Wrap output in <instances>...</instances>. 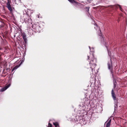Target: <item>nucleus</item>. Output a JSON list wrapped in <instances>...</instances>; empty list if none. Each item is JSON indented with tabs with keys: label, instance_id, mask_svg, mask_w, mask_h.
I'll list each match as a JSON object with an SVG mask.
<instances>
[{
	"label": "nucleus",
	"instance_id": "obj_1",
	"mask_svg": "<svg viewBox=\"0 0 127 127\" xmlns=\"http://www.w3.org/2000/svg\"><path fill=\"white\" fill-rule=\"evenodd\" d=\"M88 60H90L89 64L87 65L86 67V68L87 69H91L92 71V74L96 73L95 70H97L96 69V63L97 62L96 59L95 57L93 52L89 53L88 55Z\"/></svg>",
	"mask_w": 127,
	"mask_h": 127
},
{
	"label": "nucleus",
	"instance_id": "obj_2",
	"mask_svg": "<svg viewBox=\"0 0 127 127\" xmlns=\"http://www.w3.org/2000/svg\"><path fill=\"white\" fill-rule=\"evenodd\" d=\"M32 30L35 32H40L41 29L39 23L37 22L32 25Z\"/></svg>",
	"mask_w": 127,
	"mask_h": 127
},
{
	"label": "nucleus",
	"instance_id": "obj_3",
	"mask_svg": "<svg viewBox=\"0 0 127 127\" xmlns=\"http://www.w3.org/2000/svg\"><path fill=\"white\" fill-rule=\"evenodd\" d=\"M107 65L108 66V68L110 70L111 73L112 74V75L113 77V72H112V63L111 60L110 59V62H108L107 63Z\"/></svg>",
	"mask_w": 127,
	"mask_h": 127
},
{
	"label": "nucleus",
	"instance_id": "obj_4",
	"mask_svg": "<svg viewBox=\"0 0 127 127\" xmlns=\"http://www.w3.org/2000/svg\"><path fill=\"white\" fill-rule=\"evenodd\" d=\"M18 29L17 32H16V35L17 36V38H20V37H21L22 35V33L21 32L22 30L20 27L18 29Z\"/></svg>",
	"mask_w": 127,
	"mask_h": 127
},
{
	"label": "nucleus",
	"instance_id": "obj_5",
	"mask_svg": "<svg viewBox=\"0 0 127 127\" xmlns=\"http://www.w3.org/2000/svg\"><path fill=\"white\" fill-rule=\"evenodd\" d=\"M70 2L73 3L75 6L76 7H79L81 4L80 3L75 1L74 0H71Z\"/></svg>",
	"mask_w": 127,
	"mask_h": 127
},
{
	"label": "nucleus",
	"instance_id": "obj_6",
	"mask_svg": "<svg viewBox=\"0 0 127 127\" xmlns=\"http://www.w3.org/2000/svg\"><path fill=\"white\" fill-rule=\"evenodd\" d=\"M29 16L27 14H24L23 17V19L25 22H27L29 20Z\"/></svg>",
	"mask_w": 127,
	"mask_h": 127
},
{
	"label": "nucleus",
	"instance_id": "obj_7",
	"mask_svg": "<svg viewBox=\"0 0 127 127\" xmlns=\"http://www.w3.org/2000/svg\"><path fill=\"white\" fill-rule=\"evenodd\" d=\"M99 35L100 36V38L101 39V42L104 45H105L106 44V42H105V40H104L103 37L102 36H101V33H100V34Z\"/></svg>",
	"mask_w": 127,
	"mask_h": 127
},
{
	"label": "nucleus",
	"instance_id": "obj_8",
	"mask_svg": "<svg viewBox=\"0 0 127 127\" xmlns=\"http://www.w3.org/2000/svg\"><path fill=\"white\" fill-rule=\"evenodd\" d=\"M6 7L10 11H12V9L11 7L10 2L8 0L7 2L6 3Z\"/></svg>",
	"mask_w": 127,
	"mask_h": 127
},
{
	"label": "nucleus",
	"instance_id": "obj_9",
	"mask_svg": "<svg viewBox=\"0 0 127 127\" xmlns=\"http://www.w3.org/2000/svg\"><path fill=\"white\" fill-rule=\"evenodd\" d=\"M111 94L114 100H118V98H116V95L115 94V93L114 92L113 89H112L111 91Z\"/></svg>",
	"mask_w": 127,
	"mask_h": 127
},
{
	"label": "nucleus",
	"instance_id": "obj_10",
	"mask_svg": "<svg viewBox=\"0 0 127 127\" xmlns=\"http://www.w3.org/2000/svg\"><path fill=\"white\" fill-rule=\"evenodd\" d=\"M16 61V63H17V64H16V69L22 64V63L24 62V61L23 60H21L18 62V61Z\"/></svg>",
	"mask_w": 127,
	"mask_h": 127
},
{
	"label": "nucleus",
	"instance_id": "obj_11",
	"mask_svg": "<svg viewBox=\"0 0 127 127\" xmlns=\"http://www.w3.org/2000/svg\"><path fill=\"white\" fill-rule=\"evenodd\" d=\"M10 86V84H9L7 85L4 88L1 89V92H3L6 90L8 87H9Z\"/></svg>",
	"mask_w": 127,
	"mask_h": 127
},
{
	"label": "nucleus",
	"instance_id": "obj_12",
	"mask_svg": "<svg viewBox=\"0 0 127 127\" xmlns=\"http://www.w3.org/2000/svg\"><path fill=\"white\" fill-rule=\"evenodd\" d=\"M94 25L95 26L94 27V28L96 30H99L100 31V32H101V31L100 30V29L99 27L95 23H94Z\"/></svg>",
	"mask_w": 127,
	"mask_h": 127
},
{
	"label": "nucleus",
	"instance_id": "obj_13",
	"mask_svg": "<svg viewBox=\"0 0 127 127\" xmlns=\"http://www.w3.org/2000/svg\"><path fill=\"white\" fill-rule=\"evenodd\" d=\"M109 6H111V7H115L116 8H118V7H119V8L120 10H122V8L119 5H110Z\"/></svg>",
	"mask_w": 127,
	"mask_h": 127
},
{
	"label": "nucleus",
	"instance_id": "obj_14",
	"mask_svg": "<svg viewBox=\"0 0 127 127\" xmlns=\"http://www.w3.org/2000/svg\"><path fill=\"white\" fill-rule=\"evenodd\" d=\"M23 38L25 44H26L27 42V39L26 38V35L25 34L23 35Z\"/></svg>",
	"mask_w": 127,
	"mask_h": 127
},
{
	"label": "nucleus",
	"instance_id": "obj_15",
	"mask_svg": "<svg viewBox=\"0 0 127 127\" xmlns=\"http://www.w3.org/2000/svg\"><path fill=\"white\" fill-rule=\"evenodd\" d=\"M111 122V120H110L107 123L106 126V127H110Z\"/></svg>",
	"mask_w": 127,
	"mask_h": 127
},
{
	"label": "nucleus",
	"instance_id": "obj_16",
	"mask_svg": "<svg viewBox=\"0 0 127 127\" xmlns=\"http://www.w3.org/2000/svg\"><path fill=\"white\" fill-rule=\"evenodd\" d=\"M53 125L55 126V127H59V124L57 122L53 123Z\"/></svg>",
	"mask_w": 127,
	"mask_h": 127
},
{
	"label": "nucleus",
	"instance_id": "obj_17",
	"mask_svg": "<svg viewBox=\"0 0 127 127\" xmlns=\"http://www.w3.org/2000/svg\"><path fill=\"white\" fill-rule=\"evenodd\" d=\"M89 8L90 7H86L85 8V9L86 11L88 12V11H89Z\"/></svg>",
	"mask_w": 127,
	"mask_h": 127
},
{
	"label": "nucleus",
	"instance_id": "obj_18",
	"mask_svg": "<svg viewBox=\"0 0 127 127\" xmlns=\"http://www.w3.org/2000/svg\"><path fill=\"white\" fill-rule=\"evenodd\" d=\"M48 127H52V125L50 123H49Z\"/></svg>",
	"mask_w": 127,
	"mask_h": 127
},
{
	"label": "nucleus",
	"instance_id": "obj_19",
	"mask_svg": "<svg viewBox=\"0 0 127 127\" xmlns=\"http://www.w3.org/2000/svg\"><path fill=\"white\" fill-rule=\"evenodd\" d=\"M15 69H16V66H15L14 68L12 70V71L13 72Z\"/></svg>",
	"mask_w": 127,
	"mask_h": 127
},
{
	"label": "nucleus",
	"instance_id": "obj_20",
	"mask_svg": "<svg viewBox=\"0 0 127 127\" xmlns=\"http://www.w3.org/2000/svg\"><path fill=\"white\" fill-rule=\"evenodd\" d=\"M114 88H115L116 87V85L114 83Z\"/></svg>",
	"mask_w": 127,
	"mask_h": 127
},
{
	"label": "nucleus",
	"instance_id": "obj_21",
	"mask_svg": "<svg viewBox=\"0 0 127 127\" xmlns=\"http://www.w3.org/2000/svg\"><path fill=\"white\" fill-rule=\"evenodd\" d=\"M9 70V69H8V68H7V69H6V70Z\"/></svg>",
	"mask_w": 127,
	"mask_h": 127
},
{
	"label": "nucleus",
	"instance_id": "obj_22",
	"mask_svg": "<svg viewBox=\"0 0 127 127\" xmlns=\"http://www.w3.org/2000/svg\"><path fill=\"white\" fill-rule=\"evenodd\" d=\"M88 101H89V100L88 99Z\"/></svg>",
	"mask_w": 127,
	"mask_h": 127
},
{
	"label": "nucleus",
	"instance_id": "obj_23",
	"mask_svg": "<svg viewBox=\"0 0 127 127\" xmlns=\"http://www.w3.org/2000/svg\"><path fill=\"white\" fill-rule=\"evenodd\" d=\"M15 35H14V36L15 37Z\"/></svg>",
	"mask_w": 127,
	"mask_h": 127
},
{
	"label": "nucleus",
	"instance_id": "obj_24",
	"mask_svg": "<svg viewBox=\"0 0 127 127\" xmlns=\"http://www.w3.org/2000/svg\"><path fill=\"white\" fill-rule=\"evenodd\" d=\"M89 47L90 48V47Z\"/></svg>",
	"mask_w": 127,
	"mask_h": 127
},
{
	"label": "nucleus",
	"instance_id": "obj_25",
	"mask_svg": "<svg viewBox=\"0 0 127 127\" xmlns=\"http://www.w3.org/2000/svg\"><path fill=\"white\" fill-rule=\"evenodd\" d=\"M16 57H17V55H16Z\"/></svg>",
	"mask_w": 127,
	"mask_h": 127
},
{
	"label": "nucleus",
	"instance_id": "obj_26",
	"mask_svg": "<svg viewBox=\"0 0 127 127\" xmlns=\"http://www.w3.org/2000/svg\"><path fill=\"white\" fill-rule=\"evenodd\" d=\"M94 23H95V22H94ZM95 23H94V24Z\"/></svg>",
	"mask_w": 127,
	"mask_h": 127
}]
</instances>
